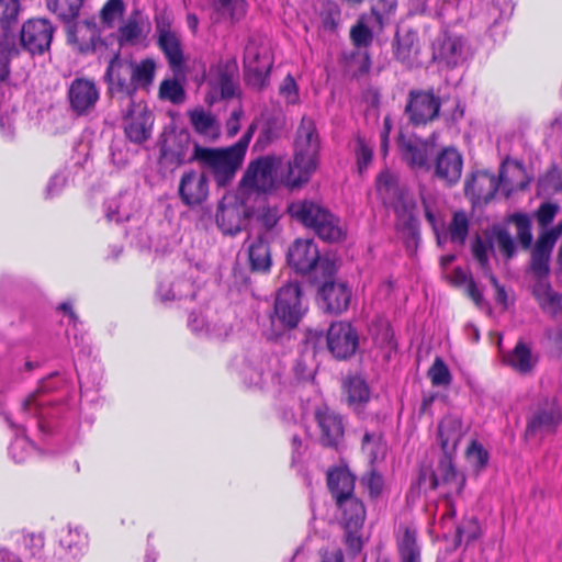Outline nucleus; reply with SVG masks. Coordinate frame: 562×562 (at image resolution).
<instances>
[{"label": "nucleus", "mask_w": 562, "mask_h": 562, "mask_svg": "<svg viewBox=\"0 0 562 562\" xmlns=\"http://www.w3.org/2000/svg\"><path fill=\"white\" fill-rule=\"evenodd\" d=\"M47 383L48 381L46 380L42 381L38 390L21 403L14 415L2 412L9 426L15 429V436L8 448L9 457L14 463H24L38 451L34 443L25 436L23 424L30 420L41 431H46L44 419L48 415L47 405L50 403V400L46 398L44 394L49 390Z\"/></svg>", "instance_id": "nucleus-1"}, {"label": "nucleus", "mask_w": 562, "mask_h": 562, "mask_svg": "<svg viewBox=\"0 0 562 562\" xmlns=\"http://www.w3.org/2000/svg\"><path fill=\"white\" fill-rule=\"evenodd\" d=\"M307 183L303 177L285 161L282 156L266 155L249 162L240 181V188L247 193H270L281 187L290 190Z\"/></svg>", "instance_id": "nucleus-2"}, {"label": "nucleus", "mask_w": 562, "mask_h": 562, "mask_svg": "<svg viewBox=\"0 0 562 562\" xmlns=\"http://www.w3.org/2000/svg\"><path fill=\"white\" fill-rule=\"evenodd\" d=\"M256 131V124L251 123L241 138L226 148H206L198 151V162L209 169L221 187L233 180L236 171L241 166L249 143Z\"/></svg>", "instance_id": "nucleus-3"}, {"label": "nucleus", "mask_w": 562, "mask_h": 562, "mask_svg": "<svg viewBox=\"0 0 562 562\" xmlns=\"http://www.w3.org/2000/svg\"><path fill=\"white\" fill-rule=\"evenodd\" d=\"M418 484L424 490L440 488L446 510L441 516V524L448 527L456 516L454 497L460 495L464 485L465 476L458 472L448 457L440 459L435 470L422 469Z\"/></svg>", "instance_id": "nucleus-4"}, {"label": "nucleus", "mask_w": 562, "mask_h": 562, "mask_svg": "<svg viewBox=\"0 0 562 562\" xmlns=\"http://www.w3.org/2000/svg\"><path fill=\"white\" fill-rule=\"evenodd\" d=\"M306 310L297 283L282 286L277 293L273 312L270 315V328L265 329V336L269 340H274L284 331L296 327Z\"/></svg>", "instance_id": "nucleus-5"}, {"label": "nucleus", "mask_w": 562, "mask_h": 562, "mask_svg": "<svg viewBox=\"0 0 562 562\" xmlns=\"http://www.w3.org/2000/svg\"><path fill=\"white\" fill-rule=\"evenodd\" d=\"M288 211L291 217L304 226L313 228L324 240L339 241L345 235L341 221L318 202L294 201L289 205Z\"/></svg>", "instance_id": "nucleus-6"}, {"label": "nucleus", "mask_w": 562, "mask_h": 562, "mask_svg": "<svg viewBox=\"0 0 562 562\" xmlns=\"http://www.w3.org/2000/svg\"><path fill=\"white\" fill-rule=\"evenodd\" d=\"M244 383L250 387L274 389L279 394L288 391V383L279 370L277 358L261 351L249 352L240 369Z\"/></svg>", "instance_id": "nucleus-7"}, {"label": "nucleus", "mask_w": 562, "mask_h": 562, "mask_svg": "<svg viewBox=\"0 0 562 562\" xmlns=\"http://www.w3.org/2000/svg\"><path fill=\"white\" fill-rule=\"evenodd\" d=\"M319 147L315 122L311 117L303 116L296 131L291 166L306 182L310 181L318 167Z\"/></svg>", "instance_id": "nucleus-8"}, {"label": "nucleus", "mask_w": 562, "mask_h": 562, "mask_svg": "<svg viewBox=\"0 0 562 562\" xmlns=\"http://www.w3.org/2000/svg\"><path fill=\"white\" fill-rule=\"evenodd\" d=\"M336 507L337 519L345 529V543L356 554L361 551L363 544L362 527L366 520V507L356 495L345 499L340 496Z\"/></svg>", "instance_id": "nucleus-9"}, {"label": "nucleus", "mask_w": 562, "mask_h": 562, "mask_svg": "<svg viewBox=\"0 0 562 562\" xmlns=\"http://www.w3.org/2000/svg\"><path fill=\"white\" fill-rule=\"evenodd\" d=\"M303 414H313L319 430V442L326 447H337L344 438L345 427L342 417L330 409L316 396L313 403L303 407Z\"/></svg>", "instance_id": "nucleus-10"}, {"label": "nucleus", "mask_w": 562, "mask_h": 562, "mask_svg": "<svg viewBox=\"0 0 562 562\" xmlns=\"http://www.w3.org/2000/svg\"><path fill=\"white\" fill-rule=\"evenodd\" d=\"M203 147L192 142L188 133L168 137L160 149V165L171 170L192 161H198V151Z\"/></svg>", "instance_id": "nucleus-11"}, {"label": "nucleus", "mask_w": 562, "mask_h": 562, "mask_svg": "<svg viewBox=\"0 0 562 562\" xmlns=\"http://www.w3.org/2000/svg\"><path fill=\"white\" fill-rule=\"evenodd\" d=\"M248 216L246 204L235 193H227L218 202L215 221L223 234L236 235L245 226Z\"/></svg>", "instance_id": "nucleus-12"}, {"label": "nucleus", "mask_w": 562, "mask_h": 562, "mask_svg": "<svg viewBox=\"0 0 562 562\" xmlns=\"http://www.w3.org/2000/svg\"><path fill=\"white\" fill-rule=\"evenodd\" d=\"M123 124L127 138L136 144H140L149 138L151 128V114L147 105L139 101L135 102L128 98L124 103Z\"/></svg>", "instance_id": "nucleus-13"}, {"label": "nucleus", "mask_w": 562, "mask_h": 562, "mask_svg": "<svg viewBox=\"0 0 562 562\" xmlns=\"http://www.w3.org/2000/svg\"><path fill=\"white\" fill-rule=\"evenodd\" d=\"M326 342L336 359L346 360L359 348V335L349 322H334L327 330Z\"/></svg>", "instance_id": "nucleus-14"}, {"label": "nucleus", "mask_w": 562, "mask_h": 562, "mask_svg": "<svg viewBox=\"0 0 562 562\" xmlns=\"http://www.w3.org/2000/svg\"><path fill=\"white\" fill-rule=\"evenodd\" d=\"M53 34L54 27L48 20H29L22 26L20 43L16 42L19 50L23 48L32 55L43 54L49 49Z\"/></svg>", "instance_id": "nucleus-15"}, {"label": "nucleus", "mask_w": 562, "mask_h": 562, "mask_svg": "<svg viewBox=\"0 0 562 562\" xmlns=\"http://www.w3.org/2000/svg\"><path fill=\"white\" fill-rule=\"evenodd\" d=\"M440 110V99L431 91L413 90L409 92L405 112L414 125L434 121Z\"/></svg>", "instance_id": "nucleus-16"}, {"label": "nucleus", "mask_w": 562, "mask_h": 562, "mask_svg": "<svg viewBox=\"0 0 562 562\" xmlns=\"http://www.w3.org/2000/svg\"><path fill=\"white\" fill-rule=\"evenodd\" d=\"M67 97L70 109L77 115H87L95 108L100 92L93 80L78 77L71 81Z\"/></svg>", "instance_id": "nucleus-17"}, {"label": "nucleus", "mask_w": 562, "mask_h": 562, "mask_svg": "<svg viewBox=\"0 0 562 562\" xmlns=\"http://www.w3.org/2000/svg\"><path fill=\"white\" fill-rule=\"evenodd\" d=\"M105 79L111 93H124V103L133 94V61L119 55L109 63Z\"/></svg>", "instance_id": "nucleus-18"}, {"label": "nucleus", "mask_w": 562, "mask_h": 562, "mask_svg": "<svg viewBox=\"0 0 562 562\" xmlns=\"http://www.w3.org/2000/svg\"><path fill=\"white\" fill-rule=\"evenodd\" d=\"M207 80L213 92L218 93L221 99L233 98L236 93V67L233 63L220 61L213 65L207 75L203 76Z\"/></svg>", "instance_id": "nucleus-19"}, {"label": "nucleus", "mask_w": 562, "mask_h": 562, "mask_svg": "<svg viewBox=\"0 0 562 562\" xmlns=\"http://www.w3.org/2000/svg\"><path fill=\"white\" fill-rule=\"evenodd\" d=\"M179 196L189 206L199 205L209 195V182L204 173L199 171L184 172L179 182Z\"/></svg>", "instance_id": "nucleus-20"}, {"label": "nucleus", "mask_w": 562, "mask_h": 562, "mask_svg": "<svg viewBox=\"0 0 562 562\" xmlns=\"http://www.w3.org/2000/svg\"><path fill=\"white\" fill-rule=\"evenodd\" d=\"M398 148L406 162L415 169L429 168L432 145L415 136H398Z\"/></svg>", "instance_id": "nucleus-21"}, {"label": "nucleus", "mask_w": 562, "mask_h": 562, "mask_svg": "<svg viewBox=\"0 0 562 562\" xmlns=\"http://www.w3.org/2000/svg\"><path fill=\"white\" fill-rule=\"evenodd\" d=\"M319 260V251L312 239H297L288 252V262L300 273L311 272Z\"/></svg>", "instance_id": "nucleus-22"}, {"label": "nucleus", "mask_w": 562, "mask_h": 562, "mask_svg": "<svg viewBox=\"0 0 562 562\" xmlns=\"http://www.w3.org/2000/svg\"><path fill=\"white\" fill-rule=\"evenodd\" d=\"M463 159L453 147L445 148L436 158L435 175L448 186L456 184L462 173Z\"/></svg>", "instance_id": "nucleus-23"}, {"label": "nucleus", "mask_w": 562, "mask_h": 562, "mask_svg": "<svg viewBox=\"0 0 562 562\" xmlns=\"http://www.w3.org/2000/svg\"><path fill=\"white\" fill-rule=\"evenodd\" d=\"M502 183V170L499 178L487 171H477L472 175L471 179L467 180L464 191L467 195L488 202L495 196Z\"/></svg>", "instance_id": "nucleus-24"}, {"label": "nucleus", "mask_w": 562, "mask_h": 562, "mask_svg": "<svg viewBox=\"0 0 562 562\" xmlns=\"http://www.w3.org/2000/svg\"><path fill=\"white\" fill-rule=\"evenodd\" d=\"M434 58L448 67H456L464 60V40L461 36L445 34L434 46Z\"/></svg>", "instance_id": "nucleus-25"}, {"label": "nucleus", "mask_w": 562, "mask_h": 562, "mask_svg": "<svg viewBox=\"0 0 562 562\" xmlns=\"http://www.w3.org/2000/svg\"><path fill=\"white\" fill-rule=\"evenodd\" d=\"M326 310L339 314L345 312L351 300V290L346 283L326 282L319 290Z\"/></svg>", "instance_id": "nucleus-26"}, {"label": "nucleus", "mask_w": 562, "mask_h": 562, "mask_svg": "<svg viewBox=\"0 0 562 562\" xmlns=\"http://www.w3.org/2000/svg\"><path fill=\"white\" fill-rule=\"evenodd\" d=\"M396 542L401 562H420L422 548L417 541V529L413 525H400Z\"/></svg>", "instance_id": "nucleus-27"}, {"label": "nucleus", "mask_w": 562, "mask_h": 562, "mask_svg": "<svg viewBox=\"0 0 562 562\" xmlns=\"http://www.w3.org/2000/svg\"><path fill=\"white\" fill-rule=\"evenodd\" d=\"M355 476L347 469L336 468L328 471L327 485L335 503H339L340 496L344 499L355 496Z\"/></svg>", "instance_id": "nucleus-28"}, {"label": "nucleus", "mask_w": 562, "mask_h": 562, "mask_svg": "<svg viewBox=\"0 0 562 562\" xmlns=\"http://www.w3.org/2000/svg\"><path fill=\"white\" fill-rule=\"evenodd\" d=\"M503 361L514 371L527 374L532 371L538 358L526 342L518 341L510 352L503 355Z\"/></svg>", "instance_id": "nucleus-29"}, {"label": "nucleus", "mask_w": 562, "mask_h": 562, "mask_svg": "<svg viewBox=\"0 0 562 562\" xmlns=\"http://www.w3.org/2000/svg\"><path fill=\"white\" fill-rule=\"evenodd\" d=\"M562 419L561 411L558 406H550L538 411L529 420L527 426L528 435L550 434L555 431Z\"/></svg>", "instance_id": "nucleus-30"}, {"label": "nucleus", "mask_w": 562, "mask_h": 562, "mask_svg": "<svg viewBox=\"0 0 562 562\" xmlns=\"http://www.w3.org/2000/svg\"><path fill=\"white\" fill-rule=\"evenodd\" d=\"M59 543L65 550L69 562H78V560L86 553L88 537L79 528L67 527L60 532Z\"/></svg>", "instance_id": "nucleus-31"}, {"label": "nucleus", "mask_w": 562, "mask_h": 562, "mask_svg": "<svg viewBox=\"0 0 562 562\" xmlns=\"http://www.w3.org/2000/svg\"><path fill=\"white\" fill-rule=\"evenodd\" d=\"M462 435V422L458 416L447 415L439 423L438 439L446 454L456 449Z\"/></svg>", "instance_id": "nucleus-32"}, {"label": "nucleus", "mask_w": 562, "mask_h": 562, "mask_svg": "<svg viewBox=\"0 0 562 562\" xmlns=\"http://www.w3.org/2000/svg\"><path fill=\"white\" fill-rule=\"evenodd\" d=\"M149 22L138 13L131 15L119 29V40L122 45H136L147 37Z\"/></svg>", "instance_id": "nucleus-33"}, {"label": "nucleus", "mask_w": 562, "mask_h": 562, "mask_svg": "<svg viewBox=\"0 0 562 562\" xmlns=\"http://www.w3.org/2000/svg\"><path fill=\"white\" fill-rule=\"evenodd\" d=\"M244 66L247 72H252L260 80L271 67V60L266 49H259L255 43H248L244 53Z\"/></svg>", "instance_id": "nucleus-34"}, {"label": "nucleus", "mask_w": 562, "mask_h": 562, "mask_svg": "<svg viewBox=\"0 0 562 562\" xmlns=\"http://www.w3.org/2000/svg\"><path fill=\"white\" fill-rule=\"evenodd\" d=\"M189 121L194 131L210 139H215L220 134V125L211 112L203 108H195L188 112Z\"/></svg>", "instance_id": "nucleus-35"}, {"label": "nucleus", "mask_w": 562, "mask_h": 562, "mask_svg": "<svg viewBox=\"0 0 562 562\" xmlns=\"http://www.w3.org/2000/svg\"><path fill=\"white\" fill-rule=\"evenodd\" d=\"M248 258L254 271H268L271 266V255L265 234L249 240Z\"/></svg>", "instance_id": "nucleus-36"}, {"label": "nucleus", "mask_w": 562, "mask_h": 562, "mask_svg": "<svg viewBox=\"0 0 562 562\" xmlns=\"http://www.w3.org/2000/svg\"><path fill=\"white\" fill-rule=\"evenodd\" d=\"M158 46L164 52L170 68L177 72L183 66V52L178 34L176 32L158 36Z\"/></svg>", "instance_id": "nucleus-37"}, {"label": "nucleus", "mask_w": 562, "mask_h": 562, "mask_svg": "<svg viewBox=\"0 0 562 562\" xmlns=\"http://www.w3.org/2000/svg\"><path fill=\"white\" fill-rule=\"evenodd\" d=\"M248 3L246 0H215L214 11L231 23L241 21L247 14Z\"/></svg>", "instance_id": "nucleus-38"}, {"label": "nucleus", "mask_w": 562, "mask_h": 562, "mask_svg": "<svg viewBox=\"0 0 562 562\" xmlns=\"http://www.w3.org/2000/svg\"><path fill=\"white\" fill-rule=\"evenodd\" d=\"M376 192L384 205L393 206L400 196V189L395 177L383 170L376 177Z\"/></svg>", "instance_id": "nucleus-39"}, {"label": "nucleus", "mask_w": 562, "mask_h": 562, "mask_svg": "<svg viewBox=\"0 0 562 562\" xmlns=\"http://www.w3.org/2000/svg\"><path fill=\"white\" fill-rule=\"evenodd\" d=\"M361 448L371 465L383 460L386 454V442L380 432L367 431L363 435Z\"/></svg>", "instance_id": "nucleus-40"}, {"label": "nucleus", "mask_w": 562, "mask_h": 562, "mask_svg": "<svg viewBox=\"0 0 562 562\" xmlns=\"http://www.w3.org/2000/svg\"><path fill=\"white\" fill-rule=\"evenodd\" d=\"M157 293L161 301L182 300L188 296L194 297L193 283L187 279H179L168 288L164 283H159Z\"/></svg>", "instance_id": "nucleus-41"}, {"label": "nucleus", "mask_w": 562, "mask_h": 562, "mask_svg": "<svg viewBox=\"0 0 562 562\" xmlns=\"http://www.w3.org/2000/svg\"><path fill=\"white\" fill-rule=\"evenodd\" d=\"M533 294L543 311L555 314L562 308V297L547 283H538Z\"/></svg>", "instance_id": "nucleus-42"}, {"label": "nucleus", "mask_w": 562, "mask_h": 562, "mask_svg": "<svg viewBox=\"0 0 562 562\" xmlns=\"http://www.w3.org/2000/svg\"><path fill=\"white\" fill-rule=\"evenodd\" d=\"M83 0H47V9L66 23H71L78 15Z\"/></svg>", "instance_id": "nucleus-43"}, {"label": "nucleus", "mask_w": 562, "mask_h": 562, "mask_svg": "<svg viewBox=\"0 0 562 562\" xmlns=\"http://www.w3.org/2000/svg\"><path fill=\"white\" fill-rule=\"evenodd\" d=\"M155 70L156 64L153 59L146 58L139 63H133V92L151 85Z\"/></svg>", "instance_id": "nucleus-44"}, {"label": "nucleus", "mask_w": 562, "mask_h": 562, "mask_svg": "<svg viewBox=\"0 0 562 562\" xmlns=\"http://www.w3.org/2000/svg\"><path fill=\"white\" fill-rule=\"evenodd\" d=\"M131 200V195L124 194L108 201L105 204V216L108 221L116 223L128 221L132 213L126 206L130 204Z\"/></svg>", "instance_id": "nucleus-45"}, {"label": "nucleus", "mask_w": 562, "mask_h": 562, "mask_svg": "<svg viewBox=\"0 0 562 562\" xmlns=\"http://www.w3.org/2000/svg\"><path fill=\"white\" fill-rule=\"evenodd\" d=\"M19 55V46L14 35H3L0 40V81L9 75V60Z\"/></svg>", "instance_id": "nucleus-46"}, {"label": "nucleus", "mask_w": 562, "mask_h": 562, "mask_svg": "<svg viewBox=\"0 0 562 562\" xmlns=\"http://www.w3.org/2000/svg\"><path fill=\"white\" fill-rule=\"evenodd\" d=\"M417 54L416 36L412 32L396 35V58L405 65H411Z\"/></svg>", "instance_id": "nucleus-47"}, {"label": "nucleus", "mask_w": 562, "mask_h": 562, "mask_svg": "<svg viewBox=\"0 0 562 562\" xmlns=\"http://www.w3.org/2000/svg\"><path fill=\"white\" fill-rule=\"evenodd\" d=\"M348 404L357 409L367 403L370 397L369 389L366 382L360 378H351L346 383Z\"/></svg>", "instance_id": "nucleus-48"}, {"label": "nucleus", "mask_w": 562, "mask_h": 562, "mask_svg": "<svg viewBox=\"0 0 562 562\" xmlns=\"http://www.w3.org/2000/svg\"><path fill=\"white\" fill-rule=\"evenodd\" d=\"M188 326L192 331L196 334L205 333L206 335L218 338L228 335V327H217L216 325L211 326L209 323L205 322L204 316L202 314H196L195 312L190 313Z\"/></svg>", "instance_id": "nucleus-49"}, {"label": "nucleus", "mask_w": 562, "mask_h": 562, "mask_svg": "<svg viewBox=\"0 0 562 562\" xmlns=\"http://www.w3.org/2000/svg\"><path fill=\"white\" fill-rule=\"evenodd\" d=\"M5 364L10 366V369L14 373H21L22 369L27 371L37 367V362H33L25 355V348L11 347L5 356Z\"/></svg>", "instance_id": "nucleus-50"}, {"label": "nucleus", "mask_w": 562, "mask_h": 562, "mask_svg": "<svg viewBox=\"0 0 562 562\" xmlns=\"http://www.w3.org/2000/svg\"><path fill=\"white\" fill-rule=\"evenodd\" d=\"M19 12V0H0V25L3 29V35H11L10 30L16 24Z\"/></svg>", "instance_id": "nucleus-51"}, {"label": "nucleus", "mask_w": 562, "mask_h": 562, "mask_svg": "<svg viewBox=\"0 0 562 562\" xmlns=\"http://www.w3.org/2000/svg\"><path fill=\"white\" fill-rule=\"evenodd\" d=\"M513 12V7L509 1L503 0L502 3L493 2L486 13H484L483 20L486 25H496L501 21L508 19Z\"/></svg>", "instance_id": "nucleus-52"}, {"label": "nucleus", "mask_w": 562, "mask_h": 562, "mask_svg": "<svg viewBox=\"0 0 562 562\" xmlns=\"http://www.w3.org/2000/svg\"><path fill=\"white\" fill-rule=\"evenodd\" d=\"M322 27L326 31H335L340 21V9L333 1L322 3L319 11Z\"/></svg>", "instance_id": "nucleus-53"}, {"label": "nucleus", "mask_w": 562, "mask_h": 562, "mask_svg": "<svg viewBox=\"0 0 562 562\" xmlns=\"http://www.w3.org/2000/svg\"><path fill=\"white\" fill-rule=\"evenodd\" d=\"M159 95L173 104H180L186 99L184 89L177 80H164L159 88Z\"/></svg>", "instance_id": "nucleus-54"}, {"label": "nucleus", "mask_w": 562, "mask_h": 562, "mask_svg": "<svg viewBox=\"0 0 562 562\" xmlns=\"http://www.w3.org/2000/svg\"><path fill=\"white\" fill-rule=\"evenodd\" d=\"M355 155L358 171L362 175L372 161L373 146L368 144L363 138L358 137L355 146Z\"/></svg>", "instance_id": "nucleus-55"}, {"label": "nucleus", "mask_w": 562, "mask_h": 562, "mask_svg": "<svg viewBox=\"0 0 562 562\" xmlns=\"http://www.w3.org/2000/svg\"><path fill=\"white\" fill-rule=\"evenodd\" d=\"M428 376L435 386H446L451 382V374L441 358H436L428 370Z\"/></svg>", "instance_id": "nucleus-56"}, {"label": "nucleus", "mask_w": 562, "mask_h": 562, "mask_svg": "<svg viewBox=\"0 0 562 562\" xmlns=\"http://www.w3.org/2000/svg\"><path fill=\"white\" fill-rule=\"evenodd\" d=\"M469 222L464 213L456 212L449 226L450 239L453 243L462 244L468 235Z\"/></svg>", "instance_id": "nucleus-57"}, {"label": "nucleus", "mask_w": 562, "mask_h": 562, "mask_svg": "<svg viewBox=\"0 0 562 562\" xmlns=\"http://www.w3.org/2000/svg\"><path fill=\"white\" fill-rule=\"evenodd\" d=\"M467 460L476 471L482 470L488 462V453L483 446L473 440L467 449Z\"/></svg>", "instance_id": "nucleus-58"}, {"label": "nucleus", "mask_w": 562, "mask_h": 562, "mask_svg": "<svg viewBox=\"0 0 562 562\" xmlns=\"http://www.w3.org/2000/svg\"><path fill=\"white\" fill-rule=\"evenodd\" d=\"M561 234V227H553L542 232L532 250L551 257L552 249Z\"/></svg>", "instance_id": "nucleus-59"}, {"label": "nucleus", "mask_w": 562, "mask_h": 562, "mask_svg": "<svg viewBox=\"0 0 562 562\" xmlns=\"http://www.w3.org/2000/svg\"><path fill=\"white\" fill-rule=\"evenodd\" d=\"M561 234V227H553L542 232L532 250L551 257L552 249Z\"/></svg>", "instance_id": "nucleus-60"}, {"label": "nucleus", "mask_w": 562, "mask_h": 562, "mask_svg": "<svg viewBox=\"0 0 562 562\" xmlns=\"http://www.w3.org/2000/svg\"><path fill=\"white\" fill-rule=\"evenodd\" d=\"M481 536V528L475 518L464 519L457 528V538L459 542H472Z\"/></svg>", "instance_id": "nucleus-61"}, {"label": "nucleus", "mask_w": 562, "mask_h": 562, "mask_svg": "<svg viewBox=\"0 0 562 562\" xmlns=\"http://www.w3.org/2000/svg\"><path fill=\"white\" fill-rule=\"evenodd\" d=\"M125 10V5L123 0H108V2L103 5L100 18L101 21L108 25L112 26L114 22L122 16Z\"/></svg>", "instance_id": "nucleus-62"}, {"label": "nucleus", "mask_w": 562, "mask_h": 562, "mask_svg": "<svg viewBox=\"0 0 562 562\" xmlns=\"http://www.w3.org/2000/svg\"><path fill=\"white\" fill-rule=\"evenodd\" d=\"M279 92L288 104H296L300 100L297 85L291 75L283 79Z\"/></svg>", "instance_id": "nucleus-63"}, {"label": "nucleus", "mask_w": 562, "mask_h": 562, "mask_svg": "<svg viewBox=\"0 0 562 562\" xmlns=\"http://www.w3.org/2000/svg\"><path fill=\"white\" fill-rule=\"evenodd\" d=\"M350 37L357 47L369 46L373 38L371 30L361 22L351 27Z\"/></svg>", "instance_id": "nucleus-64"}]
</instances>
